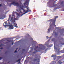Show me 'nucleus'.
<instances>
[{
  "label": "nucleus",
  "instance_id": "nucleus-12",
  "mask_svg": "<svg viewBox=\"0 0 64 64\" xmlns=\"http://www.w3.org/2000/svg\"><path fill=\"white\" fill-rule=\"evenodd\" d=\"M57 29H59V28H57Z\"/></svg>",
  "mask_w": 64,
  "mask_h": 64
},
{
  "label": "nucleus",
  "instance_id": "nucleus-1",
  "mask_svg": "<svg viewBox=\"0 0 64 64\" xmlns=\"http://www.w3.org/2000/svg\"><path fill=\"white\" fill-rule=\"evenodd\" d=\"M28 2H26V3L24 4V5L26 8L28 9V10H24V6L23 4L21 3L19 4L17 2H13L11 4V5H14V6H16L17 7H19V10L17 11L20 13L18 14L17 13H15L16 15V16L15 15L14 13H13L12 14V17L11 15H10L9 18L8 19V21L4 22V26L5 28H7L8 26V29L10 30L14 29V26L16 27L17 28L18 26L17 24L15 23V20H18L19 18L21 17L23 15H25L26 13L30 12V10H28L29 8L28 7Z\"/></svg>",
  "mask_w": 64,
  "mask_h": 64
},
{
  "label": "nucleus",
  "instance_id": "nucleus-17",
  "mask_svg": "<svg viewBox=\"0 0 64 64\" xmlns=\"http://www.w3.org/2000/svg\"><path fill=\"white\" fill-rule=\"evenodd\" d=\"M2 47V46H0V47Z\"/></svg>",
  "mask_w": 64,
  "mask_h": 64
},
{
  "label": "nucleus",
  "instance_id": "nucleus-22",
  "mask_svg": "<svg viewBox=\"0 0 64 64\" xmlns=\"http://www.w3.org/2000/svg\"><path fill=\"white\" fill-rule=\"evenodd\" d=\"M51 37H50V38H51Z\"/></svg>",
  "mask_w": 64,
  "mask_h": 64
},
{
  "label": "nucleus",
  "instance_id": "nucleus-10",
  "mask_svg": "<svg viewBox=\"0 0 64 64\" xmlns=\"http://www.w3.org/2000/svg\"><path fill=\"white\" fill-rule=\"evenodd\" d=\"M16 52H17V50H16V51L15 52V53H16Z\"/></svg>",
  "mask_w": 64,
  "mask_h": 64
},
{
  "label": "nucleus",
  "instance_id": "nucleus-3",
  "mask_svg": "<svg viewBox=\"0 0 64 64\" xmlns=\"http://www.w3.org/2000/svg\"><path fill=\"white\" fill-rule=\"evenodd\" d=\"M51 28H49L48 30V32H47V33H49L50 32V31H51Z\"/></svg>",
  "mask_w": 64,
  "mask_h": 64
},
{
  "label": "nucleus",
  "instance_id": "nucleus-11",
  "mask_svg": "<svg viewBox=\"0 0 64 64\" xmlns=\"http://www.w3.org/2000/svg\"><path fill=\"white\" fill-rule=\"evenodd\" d=\"M2 6V4H0V7H1Z\"/></svg>",
  "mask_w": 64,
  "mask_h": 64
},
{
  "label": "nucleus",
  "instance_id": "nucleus-4",
  "mask_svg": "<svg viewBox=\"0 0 64 64\" xmlns=\"http://www.w3.org/2000/svg\"><path fill=\"white\" fill-rule=\"evenodd\" d=\"M52 57H54V59H55V58H56V55H52Z\"/></svg>",
  "mask_w": 64,
  "mask_h": 64
},
{
  "label": "nucleus",
  "instance_id": "nucleus-2",
  "mask_svg": "<svg viewBox=\"0 0 64 64\" xmlns=\"http://www.w3.org/2000/svg\"><path fill=\"white\" fill-rule=\"evenodd\" d=\"M50 21H53L52 24L50 26H54L56 27V26H55V21H56V19H54L52 20H50Z\"/></svg>",
  "mask_w": 64,
  "mask_h": 64
},
{
  "label": "nucleus",
  "instance_id": "nucleus-23",
  "mask_svg": "<svg viewBox=\"0 0 64 64\" xmlns=\"http://www.w3.org/2000/svg\"><path fill=\"white\" fill-rule=\"evenodd\" d=\"M8 41L9 42V41Z\"/></svg>",
  "mask_w": 64,
  "mask_h": 64
},
{
  "label": "nucleus",
  "instance_id": "nucleus-5",
  "mask_svg": "<svg viewBox=\"0 0 64 64\" xmlns=\"http://www.w3.org/2000/svg\"><path fill=\"white\" fill-rule=\"evenodd\" d=\"M4 17L1 16V17H0V20L1 19L3 20V19H4Z\"/></svg>",
  "mask_w": 64,
  "mask_h": 64
},
{
  "label": "nucleus",
  "instance_id": "nucleus-7",
  "mask_svg": "<svg viewBox=\"0 0 64 64\" xmlns=\"http://www.w3.org/2000/svg\"><path fill=\"white\" fill-rule=\"evenodd\" d=\"M20 61V60H19L17 62H19V61Z\"/></svg>",
  "mask_w": 64,
  "mask_h": 64
},
{
  "label": "nucleus",
  "instance_id": "nucleus-6",
  "mask_svg": "<svg viewBox=\"0 0 64 64\" xmlns=\"http://www.w3.org/2000/svg\"><path fill=\"white\" fill-rule=\"evenodd\" d=\"M54 48L56 50H57V48H55V46H54Z\"/></svg>",
  "mask_w": 64,
  "mask_h": 64
},
{
  "label": "nucleus",
  "instance_id": "nucleus-13",
  "mask_svg": "<svg viewBox=\"0 0 64 64\" xmlns=\"http://www.w3.org/2000/svg\"><path fill=\"white\" fill-rule=\"evenodd\" d=\"M20 62H19L18 64H20Z\"/></svg>",
  "mask_w": 64,
  "mask_h": 64
},
{
  "label": "nucleus",
  "instance_id": "nucleus-19",
  "mask_svg": "<svg viewBox=\"0 0 64 64\" xmlns=\"http://www.w3.org/2000/svg\"><path fill=\"white\" fill-rule=\"evenodd\" d=\"M51 23H50V24H51Z\"/></svg>",
  "mask_w": 64,
  "mask_h": 64
},
{
  "label": "nucleus",
  "instance_id": "nucleus-20",
  "mask_svg": "<svg viewBox=\"0 0 64 64\" xmlns=\"http://www.w3.org/2000/svg\"><path fill=\"white\" fill-rule=\"evenodd\" d=\"M38 48V47H37V48Z\"/></svg>",
  "mask_w": 64,
  "mask_h": 64
},
{
  "label": "nucleus",
  "instance_id": "nucleus-16",
  "mask_svg": "<svg viewBox=\"0 0 64 64\" xmlns=\"http://www.w3.org/2000/svg\"><path fill=\"white\" fill-rule=\"evenodd\" d=\"M13 44H13V43L12 44V45H13Z\"/></svg>",
  "mask_w": 64,
  "mask_h": 64
},
{
  "label": "nucleus",
  "instance_id": "nucleus-8",
  "mask_svg": "<svg viewBox=\"0 0 64 64\" xmlns=\"http://www.w3.org/2000/svg\"><path fill=\"white\" fill-rule=\"evenodd\" d=\"M55 18H58V16H55Z\"/></svg>",
  "mask_w": 64,
  "mask_h": 64
},
{
  "label": "nucleus",
  "instance_id": "nucleus-15",
  "mask_svg": "<svg viewBox=\"0 0 64 64\" xmlns=\"http://www.w3.org/2000/svg\"><path fill=\"white\" fill-rule=\"evenodd\" d=\"M53 39H52V41H53Z\"/></svg>",
  "mask_w": 64,
  "mask_h": 64
},
{
  "label": "nucleus",
  "instance_id": "nucleus-18",
  "mask_svg": "<svg viewBox=\"0 0 64 64\" xmlns=\"http://www.w3.org/2000/svg\"><path fill=\"white\" fill-rule=\"evenodd\" d=\"M40 45H41V44H40Z\"/></svg>",
  "mask_w": 64,
  "mask_h": 64
},
{
  "label": "nucleus",
  "instance_id": "nucleus-9",
  "mask_svg": "<svg viewBox=\"0 0 64 64\" xmlns=\"http://www.w3.org/2000/svg\"><path fill=\"white\" fill-rule=\"evenodd\" d=\"M46 38L47 39H48V38H49V37H48V36H46Z\"/></svg>",
  "mask_w": 64,
  "mask_h": 64
},
{
  "label": "nucleus",
  "instance_id": "nucleus-21",
  "mask_svg": "<svg viewBox=\"0 0 64 64\" xmlns=\"http://www.w3.org/2000/svg\"><path fill=\"white\" fill-rule=\"evenodd\" d=\"M2 49V48H1V49Z\"/></svg>",
  "mask_w": 64,
  "mask_h": 64
},
{
  "label": "nucleus",
  "instance_id": "nucleus-14",
  "mask_svg": "<svg viewBox=\"0 0 64 64\" xmlns=\"http://www.w3.org/2000/svg\"><path fill=\"white\" fill-rule=\"evenodd\" d=\"M50 40H49L48 41V42H49V41H50Z\"/></svg>",
  "mask_w": 64,
  "mask_h": 64
}]
</instances>
